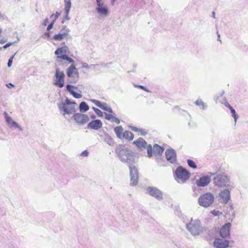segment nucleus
<instances>
[{
	"label": "nucleus",
	"instance_id": "nucleus-1",
	"mask_svg": "<svg viewBox=\"0 0 248 248\" xmlns=\"http://www.w3.org/2000/svg\"><path fill=\"white\" fill-rule=\"evenodd\" d=\"M115 152L122 162L128 165L131 180L130 185H137L139 180V171L136 167L134 165L138 160L136 154L130 149L120 144L116 146Z\"/></svg>",
	"mask_w": 248,
	"mask_h": 248
},
{
	"label": "nucleus",
	"instance_id": "nucleus-2",
	"mask_svg": "<svg viewBox=\"0 0 248 248\" xmlns=\"http://www.w3.org/2000/svg\"><path fill=\"white\" fill-rule=\"evenodd\" d=\"M218 171L219 169H217L215 172H208L210 176H214V184L218 187L229 186L231 185V181L228 175L224 172H218Z\"/></svg>",
	"mask_w": 248,
	"mask_h": 248
},
{
	"label": "nucleus",
	"instance_id": "nucleus-3",
	"mask_svg": "<svg viewBox=\"0 0 248 248\" xmlns=\"http://www.w3.org/2000/svg\"><path fill=\"white\" fill-rule=\"evenodd\" d=\"M69 63H74V60L68 57L66 60ZM66 74L68 78H69V82L70 83H76L78 80L79 74L75 67V65L74 64H72L66 70Z\"/></svg>",
	"mask_w": 248,
	"mask_h": 248
},
{
	"label": "nucleus",
	"instance_id": "nucleus-4",
	"mask_svg": "<svg viewBox=\"0 0 248 248\" xmlns=\"http://www.w3.org/2000/svg\"><path fill=\"white\" fill-rule=\"evenodd\" d=\"M186 228L190 234L194 236L200 235L203 231L200 220L191 219L190 221L186 224Z\"/></svg>",
	"mask_w": 248,
	"mask_h": 248
},
{
	"label": "nucleus",
	"instance_id": "nucleus-5",
	"mask_svg": "<svg viewBox=\"0 0 248 248\" xmlns=\"http://www.w3.org/2000/svg\"><path fill=\"white\" fill-rule=\"evenodd\" d=\"M190 177L189 172L181 166H178L175 170L174 178L178 183H184Z\"/></svg>",
	"mask_w": 248,
	"mask_h": 248
},
{
	"label": "nucleus",
	"instance_id": "nucleus-6",
	"mask_svg": "<svg viewBox=\"0 0 248 248\" xmlns=\"http://www.w3.org/2000/svg\"><path fill=\"white\" fill-rule=\"evenodd\" d=\"M214 196L210 192L201 195L198 198V203L202 207L207 208L211 206L214 202Z\"/></svg>",
	"mask_w": 248,
	"mask_h": 248
},
{
	"label": "nucleus",
	"instance_id": "nucleus-7",
	"mask_svg": "<svg viewBox=\"0 0 248 248\" xmlns=\"http://www.w3.org/2000/svg\"><path fill=\"white\" fill-rule=\"evenodd\" d=\"M54 77L55 79L53 84L59 88H62L64 85L65 75L63 71H61L59 68H56Z\"/></svg>",
	"mask_w": 248,
	"mask_h": 248
},
{
	"label": "nucleus",
	"instance_id": "nucleus-8",
	"mask_svg": "<svg viewBox=\"0 0 248 248\" xmlns=\"http://www.w3.org/2000/svg\"><path fill=\"white\" fill-rule=\"evenodd\" d=\"M58 107L60 110H62L64 112L63 115L65 114H73L76 113V110L74 106H65L63 101H61L57 104Z\"/></svg>",
	"mask_w": 248,
	"mask_h": 248
},
{
	"label": "nucleus",
	"instance_id": "nucleus-9",
	"mask_svg": "<svg viewBox=\"0 0 248 248\" xmlns=\"http://www.w3.org/2000/svg\"><path fill=\"white\" fill-rule=\"evenodd\" d=\"M73 118L77 124L81 125L89 121L88 116L82 113H75L73 115Z\"/></svg>",
	"mask_w": 248,
	"mask_h": 248
},
{
	"label": "nucleus",
	"instance_id": "nucleus-10",
	"mask_svg": "<svg viewBox=\"0 0 248 248\" xmlns=\"http://www.w3.org/2000/svg\"><path fill=\"white\" fill-rule=\"evenodd\" d=\"M147 193L155 198L157 200L160 201L163 199V193L157 188L153 186H149L147 188Z\"/></svg>",
	"mask_w": 248,
	"mask_h": 248
},
{
	"label": "nucleus",
	"instance_id": "nucleus-11",
	"mask_svg": "<svg viewBox=\"0 0 248 248\" xmlns=\"http://www.w3.org/2000/svg\"><path fill=\"white\" fill-rule=\"evenodd\" d=\"M215 248H227L229 246V241L225 238H216L213 243Z\"/></svg>",
	"mask_w": 248,
	"mask_h": 248
},
{
	"label": "nucleus",
	"instance_id": "nucleus-12",
	"mask_svg": "<svg viewBox=\"0 0 248 248\" xmlns=\"http://www.w3.org/2000/svg\"><path fill=\"white\" fill-rule=\"evenodd\" d=\"M231 225V223L228 222L221 227L219 234L222 238H226L228 236H230Z\"/></svg>",
	"mask_w": 248,
	"mask_h": 248
},
{
	"label": "nucleus",
	"instance_id": "nucleus-13",
	"mask_svg": "<svg viewBox=\"0 0 248 248\" xmlns=\"http://www.w3.org/2000/svg\"><path fill=\"white\" fill-rule=\"evenodd\" d=\"M6 122L9 125L10 128L15 127L17 128L19 131H22L23 128L16 121L13 120L12 118L9 116L8 114L4 111L3 113Z\"/></svg>",
	"mask_w": 248,
	"mask_h": 248
},
{
	"label": "nucleus",
	"instance_id": "nucleus-14",
	"mask_svg": "<svg viewBox=\"0 0 248 248\" xmlns=\"http://www.w3.org/2000/svg\"><path fill=\"white\" fill-rule=\"evenodd\" d=\"M166 158L171 163L176 162V154L175 151L172 148L168 149L165 152Z\"/></svg>",
	"mask_w": 248,
	"mask_h": 248
},
{
	"label": "nucleus",
	"instance_id": "nucleus-15",
	"mask_svg": "<svg viewBox=\"0 0 248 248\" xmlns=\"http://www.w3.org/2000/svg\"><path fill=\"white\" fill-rule=\"evenodd\" d=\"M211 181L210 177L208 176H203L196 180V184L199 187H204L208 185Z\"/></svg>",
	"mask_w": 248,
	"mask_h": 248
},
{
	"label": "nucleus",
	"instance_id": "nucleus-16",
	"mask_svg": "<svg viewBox=\"0 0 248 248\" xmlns=\"http://www.w3.org/2000/svg\"><path fill=\"white\" fill-rule=\"evenodd\" d=\"M95 11L99 15L98 17L100 19L107 16L109 13L108 9L106 5L96 7Z\"/></svg>",
	"mask_w": 248,
	"mask_h": 248
},
{
	"label": "nucleus",
	"instance_id": "nucleus-17",
	"mask_svg": "<svg viewBox=\"0 0 248 248\" xmlns=\"http://www.w3.org/2000/svg\"><path fill=\"white\" fill-rule=\"evenodd\" d=\"M102 127V123L99 120H94L90 122L87 124V128L93 130H98Z\"/></svg>",
	"mask_w": 248,
	"mask_h": 248
},
{
	"label": "nucleus",
	"instance_id": "nucleus-18",
	"mask_svg": "<svg viewBox=\"0 0 248 248\" xmlns=\"http://www.w3.org/2000/svg\"><path fill=\"white\" fill-rule=\"evenodd\" d=\"M133 144L135 145L140 151L145 149L148 145L147 142L142 138H139L137 140H134Z\"/></svg>",
	"mask_w": 248,
	"mask_h": 248
},
{
	"label": "nucleus",
	"instance_id": "nucleus-19",
	"mask_svg": "<svg viewBox=\"0 0 248 248\" xmlns=\"http://www.w3.org/2000/svg\"><path fill=\"white\" fill-rule=\"evenodd\" d=\"M219 197L224 203H228L230 199V191L227 189L222 190L219 193Z\"/></svg>",
	"mask_w": 248,
	"mask_h": 248
},
{
	"label": "nucleus",
	"instance_id": "nucleus-20",
	"mask_svg": "<svg viewBox=\"0 0 248 248\" xmlns=\"http://www.w3.org/2000/svg\"><path fill=\"white\" fill-rule=\"evenodd\" d=\"M102 138V140L108 143L109 145L113 146L115 144V142L112 137L108 133H105L103 135H99Z\"/></svg>",
	"mask_w": 248,
	"mask_h": 248
},
{
	"label": "nucleus",
	"instance_id": "nucleus-21",
	"mask_svg": "<svg viewBox=\"0 0 248 248\" xmlns=\"http://www.w3.org/2000/svg\"><path fill=\"white\" fill-rule=\"evenodd\" d=\"M71 7V1H67L65 2V6L64 7L65 15L64 16V19L69 20L70 17L69 16V13L70 12V8Z\"/></svg>",
	"mask_w": 248,
	"mask_h": 248
},
{
	"label": "nucleus",
	"instance_id": "nucleus-22",
	"mask_svg": "<svg viewBox=\"0 0 248 248\" xmlns=\"http://www.w3.org/2000/svg\"><path fill=\"white\" fill-rule=\"evenodd\" d=\"M79 109L81 113H84L89 109V107L85 102H81L79 105Z\"/></svg>",
	"mask_w": 248,
	"mask_h": 248
},
{
	"label": "nucleus",
	"instance_id": "nucleus-23",
	"mask_svg": "<svg viewBox=\"0 0 248 248\" xmlns=\"http://www.w3.org/2000/svg\"><path fill=\"white\" fill-rule=\"evenodd\" d=\"M114 131L117 137L119 139H122L123 137L122 133L123 131V127L122 126H116L114 128Z\"/></svg>",
	"mask_w": 248,
	"mask_h": 248
},
{
	"label": "nucleus",
	"instance_id": "nucleus-24",
	"mask_svg": "<svg viewBox=\"0 0 248 248\" xmlns=\"http://www.w3.org/2000/svg\"><path fill=\"white\" fill-rule=\"evenodd\" d=\"M164 151V148L158 145L157 144H155L154 145V152L155 154H157L159 155H162Z\"/></svg>",
	"mask_w": 248,
	"mask_h": 248
},
{
	"label": "nucleus",
	"instance_id": "nucleus-25",
	"mask_svg": "<svg viewBox=\"0 0 248 248\" xmlns=\"http://www.w3.org/2000/svg\"><path fill=\"white\" fill-rule=\"evenodd\" d=\"M134 134L130 131H125L123 134V138L126 139L128 140H132L134 139Z\"/></svg>",
	"mask_w": 248,
	"mask_h": 248
},
{
	"label": "nucleus",
	"instance_id": "nucleus-26",
	"mask_svg": "<svg viewBox=\"0 0 248 248\" xmlns=\"http://www.w3.org/2000/svg\"><path fill=\"white\" fill-rule=\"evenodd\" d=\"M195 104L197 106H199L200 108L202 110H205L207 109V105L201 99H197Z\"/></svg>",
	"mask_w": 248,
	"mask_h": 248
},
{
	"label": "nucleus",
	"instance_id": "nucleus-27",
	"mask_svg": "<svg viewBox=\"0 0 248 248\" xmlns=\"http://www.w3.org/2000/svg\"><path fill=\"white\" fill-rule=\"evenodd\" d=\"M100 108L107 112H108L109 113H113L112 109L110 107H108L106 103H103V105H102Z\"/></svg>",
	"mask_w": 248,
	"mask_h": 248
},
{
	"label": "nucleus",
	"instance_id": "nucleus-28",
	"mask_svg": "<svg viewBox=\"0 0 248 248\" xmlns=\"http://www.w3.org/2000/svg\"><path fill=\"white\" fill-rule=\"evenodd\" d=\"M146 149H147L148 157L151 158L153 156L154 148H153L151 144H148L146 147Z\"/></svg>",
	"mask_w": 248,
	"mask_h": 248
},
{
	"label": "nucleus",
	"instance_id": "nucleus-29",
	"mask_svg": "<svg viewBox=\"0 0 248 248\" xmlns=\"http://www.w3.org/2000/svg\"><path fill=\"white\" fill-rule=\"evenodd\" d=\"M64 37V33H58L57 34L54 35L52 39L56 40V41H61L63 39V37Z\"/></svg>",
	"mask_w": 248,
	"mask_h": 248
},
{
	"label": "nucleus",
	"instance_id": "nucleus-30",
	"mask_svg": "<svg viewBox=\"0 0 248 248\" xmlns=\"http://www.w3.org/2000/svg\"><path fill=\"white\" fill-rule=\"evenodd\" d=\"M232 113V116L233 118L235 124L236 123L237 120L238 119V115L236 114L235 109L232 108L230 110Z\"/></svg>",
	"mask_w": 248,
	"mask_h": 248
},
{
	"label": "nucleus",
	"instance_id": "nucleus-31",
	"mask_svg": "<svg viewBox=\"0 0 248 248\" xmlns=\"http://www.w3.org/2000/svg\"><path fill=\"white\" fill-rule=\"evenodd\" d=\"M187 163L188 165V166L193 169H196L197 168V166L195 163L191 159H188L187 160Z\"/></svg>",
	"mask_w": 248,
	"mask_h": 248
},
{
	"label": "nucleus",
	"instance_id": "nucleus-32",
	"mask_svg": "<svg viewBox=\"0 0 248 248\" xmlns=\"http://www.w3.org/2000/svg\"><path fill=\"white\" fill-rule=\"evenodd\" d=\"M69 32H70V30L69 29L67 28L66 26H64L61 30L60 33H64V36H66L68 35V34Z\"/></svg>",
	"mask_w": 248,
	"mask_h": 248
},
{
	"label": "nucleus",
	"instance_id": "nucleus-33",
	"mask_svg": "<svg viewBox=\"0 0 248 248\" xmlns=\"http://www.w3.org/2000/svg\"><path fill=\"white\" fill-rule=\"evenodd\" d=\"M66 88L67 91H68L71 94H72V93L74 92L73 89H77V88L75 87V86L70 84L67 85L66 86Z\"/></svg>",
	"mask_w": 248,
	"mask_h": 248
},
{
	"label": "nucleus",
	"instance_id": "nucleus-34",
	"mask_svg": "<svg viewBox=\"0 0 248 248\" xmlns=\"http://www.w3.org/2000/svg\"><path fill=\"white\" fill-rule=\"evenodd\" d=\"M93 109L99 117H103V113L99 109L93 107Z\"/></svg>",
	"mask_w": 248,
	"mask_h": 248
},
{
	"label": "nucleus",
	"instance_id": "nucleus-35",
	"mask_svg": "<svg viewBox=\"0 0 248 248\" xmlns=\"http://www.w3.org/2000/svg\"><path fill=\"white\" fill-rule=\"evenodd\" d=\"M61 54L62 53H66L67 51L68 50V47L66 46H63L58 48Z\"/></svg>",
	"mask_w": 248,
	"mask_h": 248
},
{
	"label": "nucleus",
	"instance_id": "nucleus-36",
	"mask_svg": "<svg viewBox=\"0 0 248 248\" xmlns=\"http://www.w3.org/2000/svg\"><path fill=\"white\" fill-rule=\"evenodd\" d=\"M91 102H93V104H94L97 107L100 108L103 105V103H102L100 101L95 100V99H92L91 100Z\"/></svg>",
	"mask_w": 248,
	"mask_h": 248
},
{
	"label": "nucleus",
	"instance_id": "nucleus-37",
	"mask_svg": "<svg viewBox=\"0 0 248 248\" xmlns=\"http://www.w3.org/2000/svg\"><path fill=\"white\" fill-rule=\"evenodd\" d=\"M60 15V13H59L58 12H56L55 15L52 14L50 16V18H53L54 17V18L53 19L52 21H54V22H55L56 21V20L59 17Z\"/></svg>",
	"mask_w": 248,
	"mask_h": 248
},
{
	"label": "nucleus",
	"instance_id": "nucleus-38",
	"mask_svg": "<svg viewBox=\"0 0 248 248\" xmlns=\"http://www.w3.org/2000/svg\"><path fill=\"white\" fill-rule=\"evenodd\" d=\"M105 114V118L106 119H107V120H108V121H111L112 118H113V115L111 114H108V113H104Z\"/></svg>",
	"mask_w": 248,
	"mask_h": 248
},
{
	"label": "nucleus",
	"instance_id": "nucleus-39",
	"mask_svg": "<svg viewBox=\"0 0 248 248\" xmlns=\"http://www.w3.org/2000/svg\"><path fill=\"white\" fill-rule=\"evenodd\" d=\"M138 132H139L141 136H145L147 134V131L143 128H139Z\"/></svg>",
	"mask_w": 248,
	"mask_h": 248
},
{
	"label": "nucleus",
	"instance_id": "nucleus-40",
	"mask_svg": "<svg viewBox=\"0 0 248 248\" xmlns=\"http://www.w3.org/2000/svg\"><path fill=\"white\" fill-rule=\"evenodd\" d=\"M16 54H15L14 55H13L12 56H11L9 59L8 60V63H7V66L8 67H10L11 66L12 64V63H13V59L14 58V57H15V55Z\"/></svg>",
	"mask_w": 248,
	"mask_h": 248
},
{
	"label": "nucleus",
	"instance_id": "nucleus-41",
	"mask_svg": "<svg viewBox=\"0 0 248 248\" xmlns=\"http://www.w3.org/2000/svg\"><path fill=\"white\" fill-rule=\"evenodd\" d=\"M97 7L104 6L105 1L104 0H96Z\"/></svg>",
	"mask_w": 248,
	"mask_h": 248
},
{
	"label": "nucleus",
	"instance_id": "nucleus-42",
	"mask_svg": "<svg viewBox=\"0 0 248 248\" xmlns=\"http://www.w3.org/2000/svg\"><path fill=\"white\" fill-rule=\"evenodd\" d=\"M72 95L75 98H78V99L82 97V95L80 93H77L75 91L72 93Z\"/></svg>",
	"mask_w": 248,
	"mask_h": 248
},
{
	"label": "nucleus",
	"instance_id": "nucleus-43",
	"mask_svg": "<svg viewBox=\"0 0 248 248\" xmlns=\"http://www.w3.org/2000/svg\"><path fill=\"white\" fill-rule=\"evenodd\" d=\"M63 104L65 106H71L72 101H71L68 98H66L65 100V102H63Z\"/></svg>",
	"mask_w": 248,
	"mask_h": 248
},
{
	"label": "nucleus",
	"instance_id": "nucleus-44",
	"mask_svg": "<svg viewBox=\"0 0 248 248\" xmlns=\"http://www.w3.org/2000/svg\"><path fill=\"white\" fill-rule=\"evenodd\" d=\"M111 122H114V123H116L117 124H119L120 123V121L119 120V119L116 117H115V116H113V118L111 121Z\"/></svg>",
	"mask_w": 248,
	"mask_h": 248
},
{
	"label": "nucleus",
	"instance_id": "nucleus-45",
	"mask_svg": "<svg viewBox=\"0 0 248 248\" xmlns=\"http://www.w3.org/2000/svg\"><path fill=\"white\" fill-rule=\"evenodd\" d=\"M136 86L139 88L140 89L143 90L144 91H146V92H148V93L150 92V91L144 86L138 85V86Z\"/></svg>",
	"mask_w": 248,
	"mask_h": 248
},
{
	"label": "nucleus",
	"instance_id": "nucleus-46",
	"mask_svg": "<svg viewBox=\"0 0 248 248\" xmlns=\"http://www.w3.org/2000/svg\"><path fill=\"white\" fill-rule=\"evenodd\" d=\"M55 22L52 21V22L48 25L47 27V31H49L52 28Z\"/></svg>",
	"mask_w": 248,
	"mask_h": 248
},
{
	"label": "nucleus",
	"instance_id": "nucleus-47",
	"mask_svg": "<svg viewBox=\"0 0 248 248\" xmlns=\"http://www.w3.org/2000/svg\"><path fill=\"white\" fill-rule=\"evenodd\" d=\"M68 57L66 54H62L60 56H58V58L66 61Z\"/></svg>",
	"mask_w": 248,
	"mask_h": 248
},
{
	"label": "nucleus",
	"instance_id": "nucleus-48",
	"mask_svg": "<svg viewBox=\"0 0 248 248\" xmlns=\"http://www.w3.org/2000/svg\"><path fill=\"white\" fill-rule=\"evenodd\" d=\"M88 155H89V152H88L87 150H85V151H83L80 154L81 156H88Z\"/></svg>",
	"mask_w": 248,
	"mask_h": 248
},
{
	"label": "nucleus",
	"instance_id": "nucleus-49",
	"mask_svg": "<svg viewBox=\"0 0 248 248\" xmlns=\"http://www.w3.org/2000/svg\"><path fill=\"white\" fill-rule=\"evenodd\" d=\"M130 128L131 130L134 132H138L139 128L134 126H130Z\"/></svg>",
	"mask_w": 248,
	"mask_h": 248
},
{
	"label": "nucleus",
	"instance_id": "nucleus-50",
	"mask_svg": "<svg viewBox=\"0 0 248 248\" xmlns=\"http://www.w3.org/2000/svg\"><path fill=\"white\" fill-rule=\"evenodd\" d=\"M14 43V42H11V43H8L6 44H5L3 46V48H4V49H6L7 48V47H8L9 46H11Z\"/></svg>",
	"mask_w": 248,
	"mask_h": 248
},
{
	"label": "nucleus",
	"instance_id": "nucleus-51",
	"mask_svg": "<svg viewBox=\"0 0 248 248\" xmlns=\"http://www.w3.org/2000/svg\"><path fill=\"white\" fill-rule=\"evenodd\" d=\"M82 67L86 69H88L89 68L88 64L85 62L82 63Z\"/></svg>",
	"mask_w": 248,
	"mask_h": 248
},
{
	"label": "nucleus",
	"instance_id": "nucleus-52",
	"mask_svg": "<svg viewBox=\"0 0 248 248\" xmlns=\"http://www.w3.org/2000/svg\"><path fill=\"white\" fill-rule=\"evenodd\" d=\"M48 22V19L47 18H46L44 20V23H43V25L45 26H46Z\"/></svg>",
	"mask_w": 248,
	"mask_h": 248
},
{
	"label": "nucleus",
	"instance_id": "nucleus-53",
	"mask_svg": "<svg viewBox=\"0 0 248 248\" xmlns=\"http://www.w3.org/2000/svg\"><path fill=\"white\" fill-rule=\"evenodd\" d=\"M208 234L210 237H212V235H214L213 231L210 230L208 232Z\"/></svg>",
	"mask_w": 248,
	"mask_h": 248
},
{
	"label": "nucleus",
	"instance_id": "nucleus-54",
	"mask_svg": "<svg viewBox=\"0 0 248 248\" xmlns=\"http://www.w3.org/2000/svg\"><path fill=\"white\" fill-rule=\"evenodd\" d=\"M225 106H226L227 108H229V109L230 110L233 108L228 103H227L225 105Z\"/></svg>",
	"mask_w": 248,
	"mask_h": 248
},
{
	"label": "nucleus",
	"instance_id": "nucleus-55",
	"mask_svg": "<svg viewBox=\"0 0 248 248\" xmlns=\"http://www.w3.org/2000/svg\"><path fill=\"white\" fill-rule=\"evenodd\" d=\"M44 34H45V35L47 36V37H48V38H49L50 36V33L49 32H45Z\"/></svg>",
	"mask_w": 248,
	"mask_h": 248
},
{
	"label": "nucleus",
	"instance_id": "nucleus-56",
	"mask_svg": "<svg viewBox=\"0 0 248 248\" xmlns=\"http://www.w3.org/2000/svg\"><path fill=\"white\" fill-rule=\"evenodd\" d=\"M61 53L60 52V51H59L58 49L57 48L55 51V54L56 55H58L59 54H60Z\"/></svg>",
	"mask_w": 248,
	"mask_h": 248
},
{
	"label": "nucleus",
	"instance_id": "nucleus-57",
	"mask_svg": "<svg viewBox=\"0 0 248 248\" xmlns=\"http://www.w3.org/2000/svg\"><path fill=\"white\" fill-rule=\"evenodd\" d=\"M6 40H4L3 39H0V43L1 44H3L5 43L6 42Z\"/></svg>",
	"mask_w": 248,
	"mask_h": 248
},
{
	"label": "nucleus",
	"instance_id": "nucleus-58",
	"mask_svg": "<svg viewBox=\"0 0 248 248\" xmlns=\"http://www.w3.org/2000/svg\"><path fill=\"white\" fill-rule=\"evenodd\" d=\"M6 85H7V86L8 88H10V87H9V86H11V87H14V85L12 83H9V84H8H8H6Z\"/></svg>",
	"mask_w": 248,
	"mask_h": 248
},
{
	"label": "nucleus",
	"instance_id": "nucleus-59",
	"mask_svg": "<svg viewBox=\"0 0 248 248\" xmlns=\"http://www.w3.org/2000/svg\"><path fill=\"white\" fill-rule=\"evenodd\" d=\"M212 17H214V18H215V12H212Z\"/></svg>",
	"mask_w": 248,
	"mask_h": 248
},
{
	"label": "nucleus",
	"instance_id": "nucleus-60",
	"mask_svg": "<svg viewBox=\"0 0 248 248\" xmlns=\"http://www.w3.org/2000/svg\"><path fill=\"white\" fill-rule=\"evenodd\" d=\"M91 118L92 119H95V116L94 114H93V115L91 116Z\"/></svg>",
	"mask_w": 248,
	"mask_h": 248
},
{
	"label": "nucleus",
	"instance_id": "nucleus-61",
	"mask_svg": "<svg viewBox=\"0 0 248 248\" xmlns=\"http://www.w3.org/2000/svg\"><path fill=\"white\" fill-rule=\"evenodd\" d=\"M217 40L219 41H221L219 39V38H220V35L219 34H217Z\"/></svg>",
	"mask_w": 248,
	"mask_h": 248
},
{
	"label": "nucleus",
	"instance_id": "nucleus-62",
	"mask_svg": "<svg viewBox=\"0 0 248 248\" xmlns=\"http://www.w3.org/2000/svg\"><path fill=\"white\" fill-rule=\"evenodd\" d=\"M72 105H76V103L75 101H72Z\"/></svg>",
	"mask_w": 248,
	"mask_h": 248
},
{
	"label": "nucleus",
	"instance_id": "nucleus-63",
	"mask_svg": "<svg viewBox=\"0 0 248 248\" xmlns=\"http://www.w3.org/2000/svg\"><path fill=\"white\" fill-rule=\"evenodd\" d=\"M67 1H71L70 0H64V5H65V2Z\"/></svg>",
	"mask_w": 248,
	"mask_h": 248
},
{
	"label": "nucleus",
	"instance_id": "nucleus-64",
	"mask_svg": "<svg viewBox=\"0 0 248 248\" xmlns=\"http://www.w3.org/2000/svg\"><path fill=\"white\" fill-rule=\"evenodd\" d=\"M115 1V0H111V2L112 3H113L114 2V1Z\"/></svg>",
	"mask_w": 248,
	"mask_h": 248
}]
</instances>
